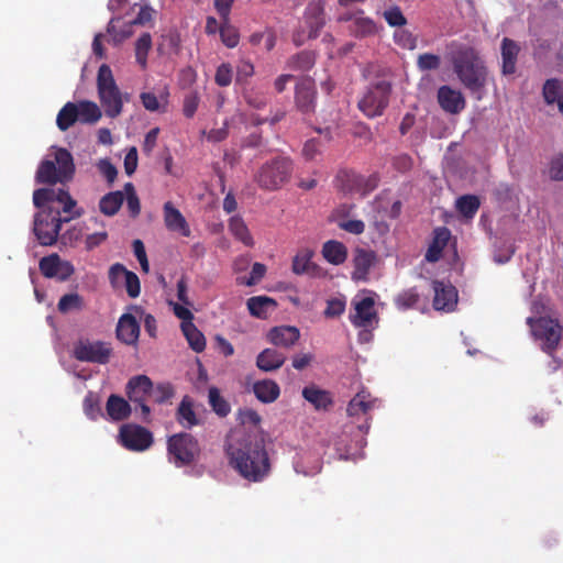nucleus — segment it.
I'll return each mask as SVG.
<instances>
[{
  "mask_svg": "<svg viewBox=\"0 0 563 563\" xmlns=\"http://www.w3.org/2000/svg\"><path fill=\"white\" fill-rule=\"evenodd\" d=\"M33 202L41 209L33 223V232L41 245H53L62 224L81 216V211L76 209V201L64 189H37L33 194Z\"/></svg>",
  "mask_w": 563,
  "mask_h": 563,
  "instance_id": "1",
  "label": "nucleus"
},
{
  "mask_svg": "<svg viewBox=\"0 0 563 563\" xmlns=\"http://www.w3.org/2000/svg\"><path fill=\"white\" fill-rule=\"evenodd\" d=\"M230 465L245 479L262 482L271 472V462L265 441L260 434H231L227 444Z\"/></svg>",
  "mask_w": 563,
  "mask_h": 563,
  "instance_id": "2",
  "label": "nucleus"
},
{
  "mask_svg": "<svg viewBox=\"0 0 563 563\" xmlns=\"http://www.w3.org/2000/svg\"><path fill=\"white\" fill-rule=\"evenodd\" d=\"M445 57L460 82L481 100L493 77L478 52L467 44L452 41L445 47Z\"/></svg>",
  "mask_w": 563,
  "mask_h": 563,
  "instance_id": "3",
  "label": "nucleus"
},
{
  "mask_svg": "<svg viewBox=\"0 0 563 563\" xmlns=\"http://www.w3.org/2000/svg\"><path fill=\"white\" fill-rule=\"evenodd\" d=\"M548 306L541 300L531 305V316L527 318V324L537 341L543 347L555 349L562 335V328L554 319L547 317Z\"/></svg>",
  "mask_w": 563,
  "mask_h": 563,
  "instance_id": "4",
  "label": "nucleus"
},
{
  "mask_svg": "<svg viewBox=\"0 0 563 563\" xmlns=\"http://www.w3.org/2000/svg\"><path fill=\"white\" fill-rule=\"evenodd\" d=\"M74 172L71 154L65 148L52 147V152L38 166L35 177L42 184L65 183L71 179Z\"/></svg>",
  "mask_w": 563,
  "mask_h": 563,
  "instance_id": "5",
  "label": "nucleus"
},
{
  "mask_svg": "<svg viewBox=\"0 0 563 563\" xmlns=\"http://www.w3.org/2000/svg\"><path fill=\"white\" fill-rule=\"evenodd\" d=\"M97 90L106 114L110 118L120 115L123 109V95L107 64H102L98 69Z\"/></svg>",
  "mask_w": 563,
  "mask_h": 563,
  "instance_id": "6",
  "label": "nucleus"
},
{
  "mask_svg": "<svg viewBox=\"0 0 563 563\" xmlns=\"http://www.w3.org/2000/svg\"><path fill=\"white\" fill-rule=\"evenodd\" d=\"M102 117L99 106L89 100L67 102L58 112L56 124L60 131L68 130L75 122L93 124Z\"/></svg>",
  "mask_w": 563,
  "mask_h": 563,
  "instance_id": "7",
  "label": "nucleus"
},
{
  "mask_svg": "<svg viewBox=\"0 0 563 563\" xmlns=\"http://www.w3.org/2000/svg\"><path fill=\"white\" fill-rule=\"evenodd\" d=\"M167 451L175 465L186 466L199 457L200 445L194 435L180 432L168 438Z\"/></svg>",
  "mask_w": 563,
  "mask_h": 563,
  "instance_id": "8",
  "label": "nucleus"
},
{
  "mask_svg": "<svg viewBox=\"0 0 563 563\" xmlns=\"http://www.w3.org/2000/svg\"><path fill=\"white\" fill-rule=\"evenodd\" d=\"M353 311L350 321L361 329H375L378 324V316L375 310V299L371 292L357 294L352 302Z\"/></svg>",
  "mask_w": 563,
  "mask_h": 563,
  "instance_id": "9",
  "label": "nucleus"
},
{
  "mask_svg": "<svg viewBox=\"0 0 563 563\" xmlns=\"http://www.w3.org/2000/svg\"><path fill=\"white\" fill-rule=\"evenodd\" d=\"M291 173V161L287 157H279L261 168L257 183L264 188L276 189L289 179Z\"/></svg>",
  "mask_w": 563,
  "mask_h": 563,
  "instance_id": "10",
  "label": "nucleus"
},
{
  "mask_svg": "<svg viewBox=\"0 0 563 563\" xmlns=\"http://www.w3.org/2000/svg\"><path fill=\"white\" fill-rule=\"evenodd\" d=\"M390 85L387 81H379L368 88L358 102L361 111L368 118L380 115L388 103Z\"/></svg>",
  "mask_w": 563,
  "mask_h": 563,
  "instance_id": "11",
  "label": "nucleus"
},
{
  "mask_svg": "<svg viewBox=\"0 0 563 563\" xmlns=\"http://www.w3.org/2000/svg\"><path fill=\"white\" fill-rule=\"evenodd\" d=\"M152 380L145 375H139L131 378L126 385V395L131 402L141 409V418L143 421H150L151 408L148 406V397Z\"/></svg>",
  "mask_w": 563,
  "mask_h": 563,
  "instance_id": "12",
  "label": "nucleus"
},
{
  "mask_svg": "<svg viewBox=\"0 0 563 563\" xmlns=\"http://www.w3.org/2000/svg\"><path fill=\"white\" fill-rule=\"evenodd\" d=\"M120 443L130 451H145L153 443V434L139 424H123L119 431Z\"/></svg>",
  "mask_w": 563,
  "mask_h": 563,
  "instance_id": "13",
  "label": "nucleus"
},
{
  "mask_svg": "<svg viewBox=\"0 0 563 563\" xmlns=\"http://www.w3.org/2000/svg\"><path fill=\"white\" fill-rule=\"evenodd\" d=\"M40 269L45 277L59 280L68 279L75 271L70 262L62 260L57 254L43 257L40 261Z\"/></svg>",
  "mask_w": 563,
  "mask_h": 563,
  "instance_id": "14",
  "label": "nucleus"
},
{
  "mask_svg": "<svg viewBox=\"0 0 563 563\" xmlns=\"http://www.w3.org/2000/svg\"><path fill=\"white\" fill-rule=\"evenodd\" d=\"M433 307L439 311H452L457 305V290L450 283L433 282Z\"/></svg>",
  "mask_w": 563,
  "mask_h": 563,
  "instance_id": "15",
  "label": "nucleus"
},
{
  "mask_svg": "<svg viewBox=\"0 0 563 563\" xmlns=\"http://www.w3.org/2000/svg\"><path fill=\"white\" fill-rule=\"evenodd\" d=\"M324 4L322 0H311L303 15L305 24L308 27V37H316L324 25Z\"/></svg>",
  "mask_w": 563,
  "mask_h": 563,
  "instance_id": "16",
  "label": "nucleus"
},
{
  "mask_svg": "<svg viewBox=\"0 0 563 563\" xmlns=\"http://www.w3.org/2000/svg\"><path fill=\"white\" fill-rule=\"evenodd\" d=\"M438 101L441 108L452 114L460 113L465 108L463 93L450 86H442L438 90Z\"/></svg>",
  "mask_w": 563,
  "mask_h": 563,
  "instance_id": "17",
  "label": "nucleus"
},
{
  "mask_svg": "<svg viewBox=\"0 0 563 563\" xmlns=\"http://www.w3.org/2000/svg\"><path fill=\"white\" fill-rule=\"evenodd\" d=\"M136 316V313H124L120 317L117 324L118 339L128 345L135 344L139 339L140 323Z\"/></svg>",
  "mask_w": 563,
  "mask_h": 563,
  "instance_id": "18",
  "label": "nucleus"
},
{
  "mask_svg": "<svg viewBox=\"0 0 563 563\" xmlns=\"http://www.w3.org/2000/svg\"><path fill=\"white\" fill-rule=\"evenodd\" d=\"M299 330L291 325L273 328L267 333V340L277 347L288 349L299 339Z\"/></svg>",
  "mask_w": 563,
  "mask_h": 563,
  "instance_id": "19",
  "label": "nucleus"
},
{
  "mask_svg": "<svg viewBox=\"0 0 563 563\" xmlns=\"http://www.w3.org/2000/svg\"><path fill=\"white\" fill-rule=\"evenodd\" d=\"M316 90L313 81L309 78L301 79L296 86V106L303 112H310L314 107Z\"/></svg>",
  "mask_w": 563,
  "mask_h": 563,
  "instance_id": "20",
  "label": "nucleus"
},
{
  "mask_svg": "<svg viewBox=\"0 0 563 563\" xmlns=\"http://www.w3.org/2000/svg\"><path fill=\"white\" fill-rule=\"evenodd\" d=\"M164 222L169 231L178 232L183 236L190 235V229L186 219L169 201L164 205Z\"/></svg>",
  "mask_w": 563,
  "mask_h": 563,
  "instance_id": "21",
  "label": "nucleus"
},
{
  "mask_svg": "<svg viewBox=\"0 0 563 563\" xmlns=\"http://www.w3.org/2000/svg\"><path fill=\"white\" fill-rule=\"evenodd\" d=\"M302 397L311 404L316 410H328L333 405L332 394L316 385L306 386L302 389Z\"/></svg>",
  "mask_w": 563,
  "mask_h": 563,
  "instance_id": "22",
  "label": "nucleus"
},
{
  "mask_svg": "<svg viewBox=\"0 0 563 563\" xmlns=\"http://www.w3.org/2000/svg\"><path fill=\"white\" fill-rule=\"evenodd\" d=\"M375 261L376 256L373 252L357 250L353 258L354 271L352 278L356 282H365Z\"/></svg>",
  "mask_w": 563,
  "mask_h": 563,
  "instance_id": "23",
  "label": "nucleus"
},
{
  "mask_svg": "<svg viewBox=\"0 0 563 563\" xmlns=\"http://www.w3.org/2000/svg\"><path fill=\"white\" fill-rule=\"evenodd\" d=\"M351 207L341 206L332 214V220L338 227L352 234H361L364 232L365 224L361 220L349 219Z\"/></svg>",
  "mask_w": 563,
  "mask_h": 563,
  "instance_id": "24",
  "label": "nucleus"
},
{
  "mask_svg": "<svg viewBox=\"0 0 563 563\" xmlns=\"http://www.w3.org/2000/svg\"><path fill=\"white\" fill-rule=\"evenodd\" d=\"M176 420L186 429H191L200 423L194 409V400L188 395L183 397L177 408Z\"/></svg>",
  "mask_w": 563,
  "mask_h": 563,
  "instance_id": "25",
  "label": "nucleus"
},
{
  "mask_svg": "<svg viewBox=\"0 0 563 563\" xmlns=\"http://www.w3.org/2000/svg\"><path fill=\"white\" fill-rule=\"evenodd\" d=\"M247 309L253 317L266 319L276 309V301L267 296H255L247 299Z\"/></svg>",
  "mask_w": 563,
  "mask_h": 563,
  "instance_id": "26",
  "label": "nucleus"
},
{
  "mask_svg": "<svg viewBox=\"0 0 563 563\" xmlns=\"http://www.w3.org/2000/svg\"><path fill=\"white\" fill-rule=\"evenodd\" d=\"M106 411L111 420L122 421L131 415V406L123 397L112 394L107 400Z\"/></svg>",
  "mask_w": 563,
  "mask_h": 563,
  "instance_id": "27",
  "label": "nucleus"
},
{
  "mask_svg": "<svg viewBox=\"0 0 563 563\" xmlns=\"http://www.w3.org/2000/svg\"><path fill=\"white\" fill-rule=\"evenodd\" d=\"M253 391L260 401L271 404L279 397L280 388L274 380L263 379L254 383Z\"/></svg>",
  "mask_w": 563,
  "mask_h": 563,
  "instance_id": "28",
  "label": "nucleus"
},
{
  "mask_svg": "<svg viewBox=\"0 0 563 563\" xmlns=\"http://www.w3.org/2000/svg\"><path fill=\"white\" fill-rule=\"evenodd\" d=\"M449 239L450 231L446 228L435 229L433 241L426 253V260L429 262H437L440 258L444 246L448 244Z\"/></svg>",
  "mask_w": 563,
  "mask_h": 563,
  "instance_id": "29",
  "label": "nucleus"
},
{
  "mask_svg": "<svg viewBox=\"0 0 563 563\" xmlns=\"http://www.w3.org/2000/svg\"><path fill=\"white\" fill-rule=\"evenodd\" d=\"M518 53H519L518 45L509 38H504L503 45H501L503 74L504 75H511L515 73Z\"/></svg>",
  "mask_w": 563,
  "mask_h": 563,
  "instance_id": "30",
  "label": "nucleus"
},
{
  "mask_svg": "<svg viewBox=\"0 0 563 563\" xmlns=\"http://www.w3.org/2000/svg\"><path fill=\"white\" fill-rule=\"evenodd\" d=\"M322 255L329 263L340 265L346 260L347 251L343 243L331 240L323 244Z\"/></svg>",
  "mask_w": 563,
  "mask_h": 563,
  "instance_id": "31",
  "label": "nucleus"
},
{
  "mask_svg": "<svg viewBox=\"0 0 563 563\" xmlns=\"http://www.w3.org/2000/svg\"><path fill=\"white\" fill-rule=\"evenodd\" d=\"M543 97L547 103H556L563 114V81L556 79L547 80L543 86Z\"/></svg>",
  "mask_w": 563,
  "mask_h": 563,
  "instance_id": "32",
  "label": "nucleus"
},
{
  "mask_svg": "<svg viewBox=\"0 0 563 563\" xmlns=\"http://www.w3.org/2000/svg\"><path fill=\"white\" fill-rule=\"evenodd\" d=\"M124 201L123 191L117 190L104 195L99 201L100 211L108 217L114 216Z\"/></svg>",
  "mask_w": 563,
  "mask_h": 563,
  "instance_id": "33",
  "label": "nucleus"
},
{
  "mask_svg": "<svg viewBox=\"0 0 563 563\" xmlns=\"http://www.w3.org/2000/svg\"><path fill=\"white\" fill-rule=\"evenodd\" d=\"M175 395L174 387L169 383L151 385L148 402L163 405L168 402Z\"/></svg>",
  "mask_w": 563,
  "mask_h": 563,
  "instance_id": "34",
  "label": "nucleus"
},
{
  "mask_svg": "<svg viewBox=\"0 0 563 563\" xmlns=\"http://www.w3.org/2000/svg\"><path fill=\"white\" fill-rule=\"evenodd\" d=\"M229 230L244 245L253 246L254 240L244 221L240 217H232L230 219Z\"/></svg>",
  "mask_w": 563,
  "mask_h": 563,
  "instance_id": "35",
  "label": "nucleus"
},
{
  "mask_svg": "<svg viewBox=\"0 0 563 563\" xmlns=\"http://www.w3.org/2000/svg\"><path fill=\"white\" fill-rule=\"evenodd\" d=\"M184 335L186 336L190 347L195 352H202L206 347V340L203 334L197 329L194 323H187L181 328Z\"/></svg>",
  "mask_w": 563,
  "mask_h": 563,
  "instance_id": "36",
  "label": "nucleus"
},
{
  "mask_svg": "<svg viewBox=\"0 0 563 563\" xmlns=\"http://www.w3.org/2000/svg\"><path fill=\"white\" fill-rule=\"evenodd\" d=\"M209 405L211 406L212 410L219 416V417H227L231 411V406L224 399L219 389L217 387H211L209 389Z\"/></svg>",
  "mask_w": 563,
  "mask_h": 563,
  "instance_id": "37",
  "label": "nucleus"
},
{
  "mask_svg": "<svg viewBox=\"0 0 563 563\" xmlns=\"http://www.w3.org/2000/svg\"><path fill=\"white\" fill-rule=\"evenodd\" d=\"M152 47V37L150 33H143L135 43L136 63L145 68L147 66V55Z\"/></svg>",
  "mask_w": 563,
  "mask_h": 563,
  "instance_id": "38",
  "label": "nucleus"
},
{
  "mask_svg": "<svg viewBox=\"0 0 563 563\" xmlns=\"http://www.w3.org/2000/svg\"><path fill=\"white\" fill-rule=\"evenodd\" d=\"M455 206L461 214L472 219L479 208V200L476 196L466 195L460 197L456 200Z\"/></svg>",
  "mask_w": 563,
  "mask_h": 563,
  "instance_id": "39",
  "label": "nucleus"
},
{
  "mask_svg": "<svg viewBox=\"0 0 563 563\" xmlns=\"http://www.w3.org/2000/svg\"><path fill=\"white\" fill-rule=\"evenodd\" d=\"M373 408V402L367 400L364 393H358L347 405L349 416L366 415Z\"/></svg>",
  "mask_w": 563,
  "mask_h": 563,
  "instance_id": "40",
  "label": "nucleus"
},
{
  "mask_svg": "<svg viewBox=\"0 0 563 563\" xmlns=\"http://www.w3.org/2000/svg\"><path fill=\"white\" fill-rule=\"evenodd\" d=\"M284 354H257L256 365L264 372L279 368L284 363Z\"/></svg>",
  "mask_w": 563,
  "mask_h": 563,
  "instance_id": "41",
  "label": "nucleus"
},
{
  "mask_svg": "<svg viewBox=\"0 0 563 563\" xmlns=\"http://www.w3.org/2000/svg\"><path fill=\"white\" fill-rule=\"evenodd\" d=\"M313 252L309 249L300 250L292 260V272L297 275L305 274L311 266V257Z\"/></svg>",
  "mask_w": 563,
  "mask_h": 563,
  "instance_id": "42",
  "label": "nucleus"
},
{
  "mask_svg": "<svg viewBox=\"0 0 563 563\" xmlns=\"http://www.w3.org/2000/svg\"><path fill=\"white\" fill-rule=\"evenodd\" d=\"M419 301V294L415 288L406 289L397 295L395 305L399 310H407L416 307Z\"/></svg>",
  "mask_w": 563,
  "mask_h": 563,
  "instance_id": "43",
  "label": "nucleus"
},
{
  "mask_svg": "<svg viewBox=\"0 0 563 563\" xmlns=\"http://www.w3.org/2000/svg\"><path fill=\"white\" fill-rule=\"evenodd\" d=\"M84 307V300L78 294L64 295L58 301V310L63 313H67L74 310H81Z\"/></svg>",
  "mask_w": 563,
  "mask_h": 563,
  "instance_id": "44",
  "label": "nucleus"
},
{
  "mask_svg": "<svg viewBox=\"0 0 563 563\" xmlns=\"http://www.w3.org/2000/svg\"><path fill=\"white\" fill-rule=\"evenodd\" d=\"M441 66V57L432 53L420 54L417 58V67L421 71L437 70Z\"/></svg>",
  "mask_w": 563,
  "mask_h": 563,
  "instance_id": "45",
  "label": "nucleus"
},
{
  "mask_svg": "<svg viewBox=\"0 0 563 563\" xmlns=\"http://www.w3.org/2000/svg\"><path fill=\"white\" fill-rule=\"evenodd\" d=\"M132 24L131 22L128 24H124L120 30L115 29L114 19H111L108 25V32L111 35L112 42L118 45L129 38L132 34Z\"/></svg>",
  "mask_w": 563,
  "mask_h": 563,
  "instance_id": "46",
  "label": "nucleus"
},
{
  "mask_svg": "<svg viewBox=\"0 0 563 563\" xmlns=\"http://www.w3.org/2000/svg\"><path fill=\"white\" fill-rule=\"evenodd\" d=\"M383 18L391 27H400L407 23V19L402 14L398 5H391L383 12Z\"/></svg>",
  "mask_w": 563,
  "mask_h": 563,
  "instance_id": "47",
  "label": "nucleus"
},
{
  "mask_svg": "<svg viewBox=\"0 0 563 563\" xmlns=\"http://www.w3.org/2000/svg\"><path fill=\"white\" fill-rule=\"evenodd\" d=\"M266 267L262 263H254L251 275L249 277H238L236 282L240 285L253 286L257 284L265 275Z\"/></svg>",
  "mask_w": 563,
  "mask_h": 563,
  "instance_id": "48",
  "label": "nucleus"
},
{
  "mask_svg": "<svg viewBox=\"0 0 563 563\" xmlns=\"http://www.w3.org/2000/svg\"><path fill=\"white\" fill-rule=\"evenodd\" d=\"M394 40L402 48L412 51L417 47V37L408 30H397Z\"/></svg>",
  "mask_w": 563,
  "mask_h": 563,
  "instance_id": "49",
  "label": "nucleus"
},
{
  "mask_svg": "<svg viewBox=\"0 0 563 563\" xmlns=\"http://www.w3.org/2000/svg\"><path fill=\"white\" fill-rule=\"evenodd\" d=\"M238 420L244 427L250 426L258 428L262 421L261 416L252 408L240 409L238 412Z\"/></svg>",
  "mask_w": 563,
  "mask_h": 563,
  "instance_id": "50",
  "label": "nucleus"
},
{
  "mask_svg": "<svg viewBox=\"0 0 563 563\" xmlns=\"http://www.w3.org/2000/svg\"><path fill=\"white\" fill-rule=\"evenodd\" d=\"M313 54L310 52H302L290 59L289 66L294 69L307 70L313 65Z\"/></svg>",
  "mask_w": 563,
  "mask_h": 563,
  "instance_id": "51",
  "label": "nucleus"
},
{
  "mask_svg": "<svg viewBox=\"0 0 563 563\" xmlns=\"http://www.w3.org/2000/svg\"><path fill=\"white\" fill-rule=\"evenodd\" d=\"M233 69L230 64H221L216 71L214 80L217 85L227 87L232 82Z\"/></svg>",
  "mask_w": 563,
  "mask_h": 563,
  "instance_id": "52",
  "label": "nucleus"
},
{
  "mask_svg": "<svg viewBox=\"0 0 563 563\" xmlns=\"http://www.w3.org/2000/svg\"><path fill=\"white\" fill-rule=\"evenodd\" d=\"M220 35L223 44L230 48H233L239 44L238 31L227 23L220 27Z\"/></svg>",
  "mask_w": 563,
  "mask_h": 563,
  "instance_id": "53",
  "label": "nucleus"
},
{
  "mask_svg": "<svg viewBox=\"0 0 563 563\" xmlns=\"http://www.w3.org/2000/svg\"><path fill=\"white\" fill-rule=\"evenodd\" d=\"M155 13L156 11L147 2H143L140 4V11L131 24L145 25L153 20Z\"/></svg>",
  "mask_w": 563,
  "mask_h": 563,
  "instance_id": "54",
  "label": "nucleus"
},
{
  "mask_svg": "<svg viewBox=\"0 0 563 563\" xmlns=\"http://www.w3.org/2000/svg\"><path fill=\"white\" fill-rule=\"evenodd\" d=\"M130 271H128L121 264H114L109 269V279L112 286L119 287L124 284L125 277Z\"/></svg>",
  "mask_w": 563,
  "mask_h": 563,
  "instance_id": "55",
  "label": "nucleus"
},
{
  "mask_svg": "<svg viewBox=\"0 0 563 563\" xmlns=\"http://www.w3.org/2000/svg\"><path fill=\"white\" fill-rule=\"evenodd\" d=\"M377 31L375 22L369 18L355 20V33L361 36L374 34Z\"/></svg>",
  "mask_w": 563,
  "mask_h": 563,
  "instance_id": "56",
  "label": "nucleus"
},
{
  "mask_svg": "<svg viewBox=\"0 0 563 563\" xmlns=\"http://www.w3.org/2000/svg\"><path fill=\"white\" fill-rule=\"evenodd\" d=\"M169 305L173 307V311L175 316L181 320V328L185 327L187 323H192L194 314L189 309V306H186L184 303H177L170 301Z\"/></svg>",
  "mask_w": 563,
  "mask_h": 563,
  "instance_id": "57",
  "label": "nucleus"
},
{
  "mask_svg": "<svg viewBox=\"0 0 563 563\" xmlns=\"http://www.w3.org/2000/svg\"><path fill=\"white\" fill-rule=\"evenodd\" d=\"M84 410H85V413L92 420H96L98 417H100L102 415L98 399L92 394H89L85 398Z\"/></svg>",
  "mask_w": 563,
  "mask_h": 563,
  "instance_id": "58",
  "label": "nucleus"
},
{
  "mask_svg": "<svg viewBox=\"0 0 563 563\" xmlns=\"http://www.w3.org/2000/svg\"><path fill=\"white\" fill-rule=\"evenodd\" d=\"M75 352H109L108 346L100 341L80 340Z\"/></svg>",
  "mask_w": 563,
  "mask_h": 563,
  "instance_id": "59",
  "label": "nucleus"
},
{
  "mask_svg": "<svg viewBox=\"0 0 563 563\" xmlns=\"http://www.w3.org/2000/svg\"><path fill=\"white\" fill-rule=\"evenodd\" d=\"M201 134L208 142H221L228 136V121H224L222 128L211 129L210 131L202 130Z\"/></svg>",
  "mask_w": 563,
  "mask_h": 563,
  "instance_id": "60",
  "label": "nucleus"
},
{
  "mask_svg": "<svg viewBox=\"0 0 563 563\" xmlns=\"http://www.w3.org/2000/svg\"><path fill=\"white\" fill-rule=\"evenodd\" d=\"M124 286L126 288V292L131 298H136L140 295L141 286H140V279L133 272H129L125 280Z\"/></svg>",
  "mask_w": 563,
  "mask_h": 563,
  "instance_id": "61",
  "label": "nucleus"
},
{
  "mask_svg": "<svg viewBox=\"0 0 563 563\" xmlns=\"http://www.w3.org/2000/svg\"><path fill=\"white\" fill-rule=\"evenodd\" d=\"M254 74V66L249 60H240L236 66V82H245Z\"/></svg>",
  "mask_w": 563,
  "mask_h": 563,
  "instance_id": "62",
  "label": "nucleus"
},
{
  "mask_svg": "<svg viewBox=\"0 0 563 563\" xmlns=\"http://www.w3.org/2000/svg\"><path fill=\"white\" fill-rule=\"evenodd\" d=\"M345 310V300L341 298H333L328 301L324 314L327 317H338Z\"/></svg>",
  "mask_w": 563,
  "mask_h": 563,
  "instance_id": "63",
  "label": "nucleus"
},
{
  "mask_svg": "<svg viewBox=\"0 0 563 563\" xmlns=\"http://www.w3.org/2000/svg\"><path fill=\"white\" fill-rule=\"evenodd\" d=\"M549 175L552 179L563 180V155L556 156L551 161Z\"/></svg>",
  "mask_w": 563,
  "mask_h": 563,
  "instance_id": "64",
  "label": "nucleus"
}]
</instances>
